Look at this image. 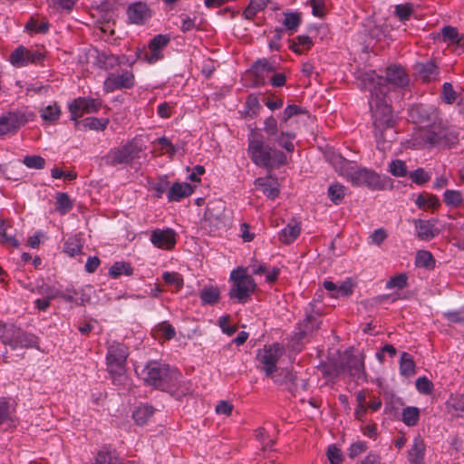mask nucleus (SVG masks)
<instances>
[{
  "instance_id": "36",
  "label": "nucleus",
  "mask_w": 464,
  "mask_h": 464,
  "mask_svg": "<svg viewBox=\"0 0 464 464\" xmlns=\"http://www.w3.org/2000/svg\"><path fill=\"white\" fill-rule=\"evenodd\" d=\"M420 420V409L415 406H407L402 409L401 421L408 427L415 426Z\"/></svg>"
},
{
  "instance_id": "60",
  "label": "nucleus",
  "mask_w": 464,
  "mask_h": 464,
  "mask_svg": "<svg viewBox=\"0 0 464 464\" xmlns=\"http://www.w3.org/2000/svg\"><path fill=\"white\" fill-rule=\"evenodd\" d=\"M416 204L420 208H433L439 205V200L432 196L419 195L416 199Z\"/></svg>"
},
{
  "instance_id": "1",
  "label": "nucleus",
  "mask_w": 464,
  "mask_h": 464,
  "mask_svg": "<svg viewBox=\"0 0 464 464\" xmlns=\"http://www.w3.org/2000/svg\"><path fill=\"white\" fill-rule=\"evenodd\" d=\"M247 141V155L256 166L271 172L273 169L287 163L286 155L282 150L266 142L261 133L252 130Z\"/></svg>"
},
{
  "instance_id": "40",
  "label": "nucleus",
  "mask_w": 464,
  "mask_h": 464,
  "mask_svg": "<svg viewBox=\"0 0 464 464\" xmlns=\"http://www.w3.org/2000/svg\"><path fill=\"white\" fill-rule=\"evenodd\" d=\"M133 274V268L127 262H115L109 270V275L112 278H118L119 276H131Z\"/></svg>"
},
{
  "instance_id": "39",
  "label": "nucleus",
  "mask_w": 464,
  "mask_h": 464,
  "mask_svg": "<svg viewBox=\"0 0 464 464\" xmlns=\"http://www.w3.org/2000/svg\"><path fill=\"white\" fill-rule=\"evenodd\" d=\"M55 198H56V202H55L56 210L61 215H65L72 210L73 204L67 193H63V192L57 193Z\"/></svg>"
},
{
  "instance_id": "54",
  "label": "nucleus",
  "mask_w": 464,
  "mask_h": 464,
  "mask_svg": "<svg viewBox=\"0 0 464 464\" xmlns=\"http://www.w3.org/2000/svg\"><path fill=\"white\" fill-rule=\"evenodd\" d=\"M417 391L421 394H430L433 391V383L427 377H419L415 382Z\"/></svg>"
},
{
  "instance_id": "37",
  "label": "nucleus",
  "mask_w": 464,
  "mask_h": 464,
  "mask_svg": "<svg viewBox=\"0 0 464 464\" xmlns=\"http://www.w3.org/2000/svg\"><path fill=\"white\" fill-rule=\"evenodd\" d=\"M269 0H250L248 5L243 12V15L246 19H253L255 15L264 10Z\"/></svg>"
},
{
  "instance_id": "7",
  "label": "nucleus",
  "mask_w": 464,
  "mask_h": 464,
  "mask_svg": "<svg viewBox=\"0 0 464 464\" xmlns=\"http://www.w3.org/2000/svg\"><path fill=\"white\" fill-rule=\"evenodd\" d=\"M141 148L135 140H131L125 144L111 149L106 155L102 158L104 165L116 167L118 165H129L134 160L140 158Z\"/></svg>"
},
{
  "instance_id": "32",
  "label": "nucleus",
  "mask_w": 464,
  "mask_h": 464,
  "mask_svg": "<svg viewBox=\"0 0 464 464\" xmlns=\"http://www.w3.org/2000/svg\"><path fill=\"white\" fill-rule=\"evenodd\" d=\"M6 424L8 428L16 426V419L13 415L10 403L7 401H0V426Z\"/></svg>"
},
{
  "instance_id": "25",
  "label": "nucleus",
  "mask_w": 464,
  "mask_h": 464,
  "mask_svg": "<svg viewBox=\"0 0 464 464\" xmlns=\"http://www.w3.org/2000/svg\"><path fill=\"white\" fill-rule=\"evenodd\" d=\"M386 81L393 86H404L408 76L401 66L391 65L386 70Z\"/></svg>"
},
{
  "instance_id": "22",
  "label": "nucleus",
  "mask_w": 464,
  "mask_h": 464,
  "mask_svg": "<svg viewBox=\"0 0 464 464\" xmlns=\"http://www.w3.org/2000/svg\"><path fill=\"white\" fill-rule=\"evenodd\" d=\"M395 123V117L392 111L391 106L384 102L383 104L379 103V125H383L387 129H390V133L388 137H384V140H388L392 141L395 139V131L392 130V127ZM381 126H379L380 128Z\"/></svg>"
},
{
  "instance_id": "3",
  "label": "nucleus",
  "mask_w": 464,
  "mask_h": 464,
  "mask_svg": "<svg viewBox=\"0 0 464 464\" xmlns=\"http://www.w3.org/2000/svg\"><path fill=\"white\" fill-rule=\"evenodd\" d=\"M328 160L340 175L345 177L353 185L375 188L377 175L373 170L360 168L339 154H333Z\"/></svg>"
},
{
  "instance_id": "46",
  "label": "nucleus",
  "mask_w": 464,
  "mask_h": 464,
  "mask_svg": "<svg viewBox=\"0 0 464 464\" xmlns=\"http://www.w3.org/2000/svg\"><path fill=\"white\" fill-rule=\"evenodd\" d=\"M162 279L168 285L174 286L177 291L180 290L184 285L183 277L177 272H164Z\"/></svg>"
},
{
  "instance_id": "41",
  "label": "nucleus",
  "mask_w": 464,
  "mask_h": 464,
  "mask_svg": "<svg viewBox=\"0 0 464 464\" xmlns=\"http://www.w3.org/2000/svg\"><path fill=\"white\" fill-rule=\"evenodd\" d=\"M253 69L255 71V73L257 77L264 78L265 76L268 77L269 73L275 72V66L266 59H260L257 60Z\"/></svg>"
},
{
  "instance_id": "38",
  "label": "nucleus",
  "mask_w": 464,
  "mask_h": 464,
  "mask_svg": "<svg viewBox=\"0 0 464 464\" xmlns=\"http://www.w3.org/2000/svg\"><path fill=\"white\" fill-rule=\"evenodd\" d=\"M401 374L406 377L411 376L415 373V363L412 357L407 353H402L400 361Z\"/></svg>"
},
{
  "instance_id": "58",
  "label": "nucleus",
  "mask_w": 464,
  "mask_h": 464,
  "mask_svg": "<svg viewBox=\"0 0 464 464\" xmlns=\"http://www.w3.org/2000/svg\"><path fill=\"white\" fill-rule=\"evenodd\" d=\"M412 12L413 8L411 4L397 5L394 7V14L400 19V21L408 20Z\"/></svg>"
},
{
  "instance_id": "50",
  "label": "nucleus",
  "mask_w": 464,
  "mask_h": 464,
  "mask_svg": "<svg viewBox=\"0 0 464 464\" xmlns=\"http://www.w3.org/2000/svg\"><path fill=\"white\" fill-rule=\"evenodd\" d=\"M23 163L29 169H43L45 167V160L39 155H26Z\"/></svg>"
},
{
  "instance_id": "20",
  "label": "nucleus",
  "mask_w": 464,
  "mask_h": 464,
  "mask_svg": "<svg viewBox=\"0 0 464 464\" xmlns=\"http://www.w3.org/2000/svg\"><path fill=\"white\" fill-rule=\"evenodd\" d=\"M320 315L313 314L306 310L305 318L298 324L295 331V338L302 341L307 336L311 335L315 330L319 328Z\"/></svg>"
},
{
  "instance_id": "49",
  "label": "nucleus",
  "mask_w": 464,
  "mask_h": 464,
  "mask_svg": "<svg viewBox=\"0 0 464 464\" xmlns=\"http://www.w3.org/2000/svg\"><path fill=\"white\" fill-rule=\"evenodd\" d=\"M283 24L290 31H296L301 24V16L298 13H284Z\"/></svg>"
},
{
  "instance_id": "51",
  "label": "nucleus",
  "mask_w": 464,
  "mask_h": 464,
  "mask_svg": "<svg viewBox=\"0 0 464 464\" xmlns=\"http://www.w3.org/2000/svg\"><path fill=\"white\" fill-rule=\"evenodd\" d=\"M353 292V285L351 279L343 281L341 285H337L335 293L331 294L334 298L348 297Z\"/></svg>"
},
{
  "instance_id": "35",
  "label": "nucleus",
  "mask_w": 464,
  "mask_h": 464,
  "mask_svg": "<svg viewBox=\"0 0 464 464\" xmlns=\"http://www.w3.org/2000/svg\"><path fill=\"white\" fill-rule=\"evenodd\" d=\"M418 72L423 81H431L439 74L438 66L431 61L418 64Z\"/></svg>"
},
{
  "instance_id": "52",
  "label": "nucleus",
  "mask_w": 464,
  "mask_h": 464,
  "mask_svg": "<svg viewBox=\"0 0 464 464\" xmlns=\"http://www.w3.org/2000/svg\"><path fill=\"white\" fill-rule=\"evenodd\" d=\"M407 276L405 274H399L390 278L386 283V288L391 290H401L407 285Z\"/></svg>"
},
{
  "instance_id": "62",
  "label": "nucleus",
  "mask_w": 464,
  "mask_h": 464,
  "mask_svg": "<svg viewBox=\"0 0 464 464\" xmlns=\"http://www.w3.org/2000/svg\"><path fill=\"white\" fill-rule=\"evenodd\" d=\"M327 457L331 464H342L343 460L341 450L334 445L328 448Z\"/></svg>"
},
{
  "instance_id": "15",
  "label": "nucleus",
  "mask_w": 464,
  "mask_h": 464,
  "mask_svg": "<svg viewBox=\"0 0 464 464\" xmlns=\"http://www.w3.org/2000/svg\"><path fill=\"white\" fill-rule=\"evenodd\" d=\"M376 73L374 71L363 72L358 79V84L361 89L368 91L370 92L369 107L372 113V125L377 126V119L374 116L373 110L377 107V94L375 92L377 89Z\"/></svg>"
},
{
  "instance_id": "33",
  "label": "nucleus",
  "mask_w": 464,
  "mask_h": 464,
  "mask_svg": "<svg viewBox=\"0 0 464 464\" xmlns=\"http://www.w3.org/2000/svg\"><path fill=\"white\" fill-rule=\"evenodd\" d=\"M154 410L150 405H140L132 412V418L137 425L142 426L152 417Z\"/></svg>"
},
{
  "instance_id": "8",
  "label": "nucleus",
  "mask_w": 464,
  "mask_h": 464,
  "mask_svg": "<svg viewBox=\"0 0 464 464\" xmlns=\"http://www.w3.org/2000/svg\"><path fill=\"white\" fill-rule=\"evenodd\" d=\"M170 37L168 34H157L149 43L148 48H138L136 59L130 62L133 64L136 60L144 61L150 64L156 63L163 59V50L169 44Z\"/></svg>"
},
{
  "instance_id": "21",
  "label": "nucleus",
  "mask_w": 464,
  "mask_h": 464,
  "mask_svg": "<svg viewBox=\"0 0 464 464\" xmlns=\"http://www.w3.org/2000/svg\"><path fill=\"white\" fill-rule=\"evenodd\" d=\"M254 184L269 199H276L280 194L277 179L272 176L270 172L266 177L257 178Z\"/></svg>"
},
{
  "instance_id": "4",
  "label": "nucleus",
  "mask_w": 464,
  "mask_h": 464,
  "mask_svg": "<svg viewBox=\"0 0 464 464\" xmlns=\"http://www.w3.org/2000/svg\"><path fill=\"white\" fill-rule=\"evenodd\" d=\"M129 348L121 343H109L106 353V370L114 385L121 386L127 382L126 362Z\"/></svg>"
},
{
  "instance_id": "28",
  "label": "nucleus",
  "mask_w": 464,
  "mask_h": 464,
  "mask_svg": "<svg viewBox=\"0 0 464 464\" xmlns=\"http://www.w3.org/2000/svg\"><path fill=\"white\" fill-rule=\"evenodd\" d=\"M29 291L43 296V298L55 299L58 297L59 289L46 284L43 279L36 280L34 285Z\"/></svg>"
},
{
  "instance_id": "13",
  "label": "nucleus",
  "mask_w": 464,
  "mask_h": 464,
  "mask_svg": "<svg viewBox=\"0 0 464 464\" xmlns=\"http://www.w3.org/2000/svg\"><path fill=\"white\" fill-rule=\"evenodd\" d=\"M102 107V101L91 97H78L71 102L68 109L71 114V120L75 121L84 114L95 113Z\"/></svg>"
},
{
  "instance_id": "19",
  "label": "nucleus",
  "mask_w": 464,
  "mask_h": 464,
  "mask_svg": "<svg viewBox=\"0 0 464 464\" xmlns=\"http://www.w3.org/2000/svg\"><path fill=\"white\" fill-rule=\"evenodd\" d=\"M127 16L130 24L141 25L150 18L151 11L146 3L138 1L128 6Z\"/></svg>"
},
{
  "instance_id": "34",
  "label": "nucleus",
  "mask_w": 464,
  "mask_h": 464,
  "mask_svg": "<svg viewBox=\"0 0 464 464\" xmlns=\"http://www.w3.org/2000/svg\"><path fill=\"white\" fill-rule=\"evenodd\" d=\"M442 40L448 45L456 44L462 45L464 44V37L459 35L458 30L452 26H444L441 30Z\"/></svg>"
},
{
  "instance_id": "48",
  "label": "nucleus",
  "mask_w": 464,
  "mask_h": 464,
  "mask_svg": "<svg viewBox=\"0 0 464 464\" xmlns=\"http://www.w3.org/2000/svg\"><path fill=\"white\" fill-rule=\"evenodd\" d=\"M345 195L344 186L335 183L329 187L328 197L334 203L339 204Z\"/></svg>"
},
{
  "instance_id": "53",
  "label": "nucleus",
  "mask_w": 464,
  "mask_h": 464,
  "mask_svg": "<svg viewBox=\"0 0 464 464\" xmlns=\"http://www.w3.org/2000/svg\"><path fill=\"white\" fill-rule=\"evenodd\" d=\"M462 195L458 190L448 189L444 192V201L448 206L458 207L462 203Z\"/></svg>"
},
{
  "instance_id": "16",
  "label": "nucleus",
  "mask_w": 464,
  "mask_h": 464,
  "mask_svg": "<svg viewBox=\"0 0 464 464\" xmlns=\"http://www.w3.org/2000/svg\"><path fill=\"white\" fill-rule=\"evenodd\" d=\"M226 204L224 201L218 199L208 204L205 211L206 219L216 228L225 227L227 216L225 213Z\"/></svg>"
},
{
  "instance_id": "27",
  "label": "nucleus",
  "mask_w": 464,
  "mask_h": 464,
  "mask_svg": "<svg viewBox=\"0 0 464 464\" xmlns=\"http://www.w3.org/2000/svg\"><path fill=\"white\" fill-rule=\"evenodd\" d=\"M193 188L188 183H174L168 191V199L169 202L180 201L182 198L192 194Z\"/></svg>"
},
{
  "instance_id": "2",
  "label": "nucleus",
  "mask_w": 464,
  "mask_h": 464,
  "mask_svg": "<svg viewBox=\"0 0 464 464\" xmlns=\"http://www.w3.org/2000/svg\"><path fill=\"white\" fill-rule=\"evenodd\" d=\"M180 372L169 364L150 361L143 369V380L155 389L172 392L179 383Z\"/></svg>"
},
{
  "instance_id": "59",
  "label": "nucleus",
  "mask_w": 464,
  "mask_h": 464,
  "mask_svg": "<svg viewBox=\"0 0 464 464\" xmlns=\"http://www.w3.org/2000/svg\"><path fill=\"white\" fill-rule=\"evenodd\" d=\"M25 29L34 33L45 34L49 29V24L46 22L38 23L34 19H30L25 25Z\"/></svg>"
},
{
  "instance_id": "45",
  "label": "nucleus",
  "mask_w": 464,
  "mask_h": 464,
  "mask_svg": "<svg viewBox=\"0 0 464 464\" xmlns=\"http://www.w3.org/2000/svg\"><path fill=\"white\" fill-rule=\"evenodd\" d=\"M82 245L77 237H69L63 244V251L70 256H75L82 252Z\"/></svg>"
},
{
  "instance_id": "30",
  "label": "nucleus",
  "mask_w": 464,
  "mask_h": 464,
  "mask_svg": "<svg viewBox=\"0 0 464 464\" xmlns=\"http://www.w3.org/2000/svg\"><path fill=\"white\" fill-rule=\"evenodd\" d=\"M300 226L297 222L289 223L285 228H283L279 233V239L285 244L293 243L297 237L300 235Z\"/></svg>"
},
{
  "instance_id": "24",
  "label": "nucleus",
  "mask_w": 464,
  "mask_h": 464,
  "mask_svg": "<svg viewBox=\"0 0 464 464\" xmlns=\"http://www.w3.org/2000/svg\"><path fill=\"white\" fill-rule=\"evenodd\" d=\"M92 464H122L115 449L104 446L97 452Z\"/></svg>"
},
{
  "instance_id": "17",
  "label": "nucleus",
  "mask_w": 464,
  "mask_h": 464,
  "mask_svg": "<svg viewBox=\"0 0 464 464\" xmlns=\"http://www.w3.org/2000/svg\"><path fill=\"white\" fill-rule=\"evenodd\" d=\"M176 237L177 233L172 228H156L151 232L150 240L158 248L170 250L176 245Z\"/></svg>"
},
{
  "instance_id": "12",
  "label": "nucleus",
  "mask_w": 464,
  "mask_h": 464,
  "mask_svg": "<svg viewBox=\"0 0 464 464\" xmlns=\"http://www.w3.org/2000/svg\"><path fill=\"white\" fill-rule=\"evenodd\" d=\"M135 85V76L132 71L122 70L121 72H111L103 82L105 92H113L117 90L131 89Z\"/></svg>"
},
{
  "instance_id": "29",
  "label": "nucleus",
  "mask_w": 464,
  "mask_h": 464,
  "mask_svg": "<svg viewBox=\"0 0 464 464\" xmlns=\"http://www.w3.org/2000/svg\"><path fill=\"white\" fill-rule=\"evenodd\" d=\"M199 297L203 305H212L219 301L220 292L215 285H205L199 293Z\"/></svg>"
},
{
  "instance_id": "23",
  "label": "nucleus",
  "mask_w": 464,
  "mask_h": 464,
  "mask_svg": "<svg viewBox=\"0 0 464 464\" xmlns=\"http://www.w3.org/2000/svg\"><path fill=\"white\" fill-rule=\"evenodd\" d=\"M417 236L420 239L429 241L435 237L440 230L436 227V220H417L415 222Z\"/></svg>"
},
{
  "instance_id": "6",
  "label": "nucleus",
  "mask_w": 464,
  "mask_h": 464,
  "mask_svg": "<svg viewBox=\"0 0 464 464\" xmlns=\"http://www.w3.org/2000/svg\"><path fill=\"white\" fill-rule=\"evenodd\" d=\"M0 340L12 350L39 349V338L14 324L0 323Z\"/></svg>"
},
{
  "instance_id": "43",
  "label": "nucleus",
  "mask_w": 464,
  "mask_h": 464,
  "mask_svg": "<svg viewBox=\"0 0 464 464\" xmlns=\"http://www.w3.org/2000/svg\"><path fill=\"white\" fill-rule=\"evenodd\" d=\"M61 115L60 107L54 102L44 107L41 110V117L44 121L53 122L59 119Z\"/></svg>"
},
{
  "instance_id": "26",
  "label": "nucleus",
  "mask_w": 464,
  "mask_h": 464,
  "mask_svg": "<svg viewBox=\"0 0 464 464\" xmlns=\"http://www.w3.org/2000/svg\"><path fill=\"white\" fill-rule=\"evenodd\" d=\"M425 444L420 437L413 440L412 446L408 452V460L411 464H424Z\"/></svg>"
},
{
  "instance_id": "44",
  "label": "nucleus",
  "mask_w": 464,
  "mask_h": 464,
  "mask_svg": "<svg viewBox=\"0 0 464 464\" xmlns=\"http://www.w3.org/2000/svg\"><path fill=\"white\" fill-rule=\"evenodd\" d=\"M415 265L418 267L432 268L434 266V258L429 251L420 250L416 254Z\"/></svg>"
},
{
  "instance_id": "56",
  "label": "nucleus",
  "mask_w": 464,
  "mask_h": 464,
  "mask_svg": "<svg viewBox=\"0 0 464 464\" xmlns=\"http://www.w3.org/2000/svg\"><path fill=\"white\" fill-rule=\"evenodd\" d=\"M264 131L268 136V138H274L278 134V123L275 117L270 116L267 117L264 121Z\"/></svg>"
},
{
  "instance_id": "18",
  "label": "nucleus",
  "mask_w": 464,
  "mask_h": 464,
  "mask_svg": "<svg viewBox=\"0 0 464 464\" xmlns=\"http://www.w3.org/2000/svg\"><path fill=\"white\" fill-rule=\"evenodd\" d=\"M426 140L434 146L452 147L457 144L459 138L456 131L441 128L438 131H429Z\"/></svg>"
},
{
  "instance_id": "63",
  "label": "nucleus",
  "mask_w": 464,
  "mask_h": 464,
  "mask_svg": "<svg viewBox=\"0 0 464 464\" xmlns=\"http://www.w3.org/2000/svg\"><path fill=\"white\" fill-rule=\"evenodd\" d=\"M356 400L358 402V408L355 410V416L358 420H362L364 413L366 412V396L362 392H360L356 395Z\"/></svg>"
},
{
  "instance_id": "9",
  "label": "nucleus",
  "mask_w": 464,
  "mask_h": 464,
  "mask_svg": "<svg viewBox=\"0 0 464 464\" xmlns=\"http://www.w3.org/2000/svg\"><path fill=\"white\" fill-rule=\"evenodd\" d=\"M284 353L285 348L279 343L265 345L263 349L258 350L256 360L262 365L261 369L266 377H273L276 371V362Z\"/></svg>"
},
{
  "instance_id": "47",
  "label": "nucleus",
  "mask_w": 464,
  "mask_h": 464,
  "mask_svg": "<svg viewBox=\"0 0 464 464\" xmlns=\"http://www.w3.org/2000/svg\"><path fill=\"white\" fill-rule=\"evenodd\" d=\"M109 123L108 119L104 118H94V117H88L83 120L82 125L85 128H88L90 130H104Z\"/></svg>"
},
{
  "instance_id": "10",
  "label": "nucleus",
  "mask_w": 464,
  "mask_h": 464,
  "mask_svg": "<svg viewBox=\"0 0 464 464\" xmlns=\"http://www.w3.org/2000/svg\"><path fill=\"white\" fill-rule=\"evenodd\" d=\"M31 117V113L16 110L0 116V137L16 133L21 127L25 125Z\"/></svg>"
},
{
  "instance_id": "31",
  "label": "nucleus",
  "mask_w": 464,
  "mask_h": 464,
  "mask_svg": "<svg viewBox=\"0 0 464 464\" xmlns=\"http://www.w3.org/2000/svg\"><path fill=\"white\" fill-rule=\"evenodd\" d=\"M296 138V134L293 131H280L276 136L273 138L274 141L278 144V146L285 149L287 152H294L295 145L294 140Z\"/></svg>"
},
{
  "instance_id": "5",
  "label": "nucleus",
  "mask_w": 464,
  "mask_h": 464,
  "mask_svg": "<svg viewBox=\"0 0 464 464\" xmlns=\"http://www.w3.org/2000/svg\"><path fill=\"white\" fill-rule=\"evenodd\" d=\"M231 287L228 296L239 304H246L256 289V283L252 276L247 273V268L238 266L231 271L229 276Z\"/></svg>"
},
{
  "instance_id": "64",
  "label": "nucleus",
  "mask_w": 464,
  "mask_h": 464,
  "mask_svg": "<svg viewBox=\"0 0 464 464\" xmlns=\"http://www.w3.org/2000/svg\"><path fill=\"white\" fill-rule=\"evenodd\" d=\"M444 317L450 323L464 324V309L446 312Z\"/></svg>"
},
{
  "instance_id": "42",
  "label": "nucleus",
  "mask_w": 464,
  "mask_h": 464,
  "mask_svg": "<svg viewBox=\"0 0 464 464\" xmlns=\"http://www.w3.org/2000/svg\"><path fill=\"white\" fill-rule=\"evenodd\" d=\"M154 334L160 338L171 340L175 337V328L168 322H161L154 328Z\"/></svg>"
},
{
  "instance_id": "61",
  "label": "nucleus",
  "mask_w": 464,
  "mask_h": 464,
  "mask_svg": "<svg viewBox=\"0 0 464 464\" xmlns=\"http://www.w3.org/2000/svg\"><path fill=\"white\" fill-rule=\"evenodd\" d=\"M411 179L416 184H423L430 179V175L421 168L410 173Z\"/></svg>"
},
{
  "instance_id": "14",
  "label": "nucleus",
  "mask_w": 464,
  "mask_h": 464,
  "mask_svg": "<svg viewBox=\"0 0 464 464\" xmlns=\"http://www.w3.org/2000/svg\"><path fill=\"white\" fill-rule=\"evenodd\" d=\"M43 58V53L38 50L28 49L20 45L11 53L9 61L15 67H24L30 63H37Z\"/></svg>"
},
{
  "instance_id": "57",
  "label": "nucleus",
  "mask_w": 464,
  "mask_h": 464,
  "mask_svg": "<svg viewBox=\"0 0 464 464\" xmlns=\"http://www.w3.org/2000/svg\"><path fill=\"white\" fill-rule=\"evenodd\" d=\"M390 172L396 177H404L407 174V167L404 161L394 160L389 165Z\"/></svg>"
},
{
  "instance_id": "55",
  "label": "nucleus",
  "mask_w": 464,
  "mask_h": 464,
  "mask_svg": "<svg viewBox=\"0 0 464 464\" xmlns=\"http://www.w3.org/2000/svg\"><path fill=\"white\" fill-rule=\"evenodd\" d=\"M306 113H307V111L301 106H298L295 104L288 105L284 111V114L281 119V124L285 123L291 117H293L295 115L306 114Z\"/></svg>"
},
{
  "instance_id": "11",
  "label": "nucleus",
  "mask_w": 464,
  "mask_h": 464,
  "mask_svg": "<svg viewBox=\"0 0 464 464\" xmlns=\"http://www.w3.org/2000/svg\"><path fill=\"white\" fill-rule=\"evenodd\" d=\"M339 372L348 374L356 381L363 379L364 372L362 354L345 352L340 360Z\"/></svg>"
}]
</instances>
